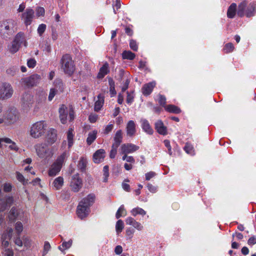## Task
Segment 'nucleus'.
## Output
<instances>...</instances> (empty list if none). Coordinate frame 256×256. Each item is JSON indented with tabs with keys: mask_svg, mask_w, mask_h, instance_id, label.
I'll list each match as a JSON object with an SVG mask.
<instances>
[{
	"mask_svg": "<svg viewBox=\"0 0 256 256\" xmlns=\"http://www.w3.org/2000/svg\"><path fill=\"white\" fill-rule=\"evenodd\" d=\"M156 85V83L154 81L144 84L142 88V94L145 96H149L152 92Z\"/></svg>",
	"mask_w": 256,
	"mask_h": 256,
	"instance_id": "nucleus-15",
	"label": "nucleus"
},
{
	"mask_svg": "<svg viewBox=\"0 0 256 256\" xmlns=\"http://www.w3.org/2000/svg\"><path fill=\"white\" fill-rule=\"evenodd\" d=\"M46 24H42L38 26L37 30L40 36H42V35L46 30Z\"/></svg>",
	"mask_w": 256,
	"mask_h": 256,
	"instance_id": "nucleus-49",
	"label": "nucleus"
},
{
	"mask_svg": "<svg viewBox=\"0 0 256 256\" xmlns=\"http://www.w3.org/2000/svg\"><path fill=\"white\" fill-rule=\"evenodd\" d=\"M130 82V80L128 78H127L123 84V86L122 88V92H125L128 88V86Z\"/></svg>",
	"mask_w": 256,
	"mask_h": 256,
	"instance_id": "nucleus-59",
	"label": "nucleus"
},
{
	"mask_svg": "<svg viewBox=\"0 0 256 256\" xmlns=\"http://www.w3.org/2000/svg\"><path fill=\"white\" fill-rule=\"evenodd\" d=\"M126 130L128 136L132 137L134 136L136 132V124L133 120L128 121L126 125Z\"/></svg>",
	"mask_w": 256,
	"mask_h": 256,
	"instance_id": "nucleus-18",
	"label": "nucleus"
},
{
	"mask_svg": "<svg viewBox=\"0 0 256 256\" xmlns=\"http://www.w3.org/2000/svg\"><path fill=\"white\" fill-rule=\"evenodd\" d=\"M95 199V195L90 194L79 202L76 208V214L82 220L88 216L90 212V208L94 202Z\"/></svg>",
	"mask_w": 256,
	"mask_h": 256,
	"instance_id": "nucleus-1",
	"label": "nucleus"
},
{
	"mask_svg": "<svg viewBox=\"0 0 256 256\" xmlns=\"http://www.w3.org/2000/svg\"><path fill=\"white\" fill-rule=\"evenodd\" d=\"M3 190L5 192H10L12 190V186L10 182L4 183L2 185Z\"/></svg>",
	"mask_w": 256,
	"mask_h": 256,
	"instance_id": "nucleus-45",
	"label": "nucleus"
},
{
	"mask_svg": "<svg viewBox=\"0 0 256 256\" xmlns=\"http://www.w3.org/2000/svg\"><path fill=\"white\" fill-rule=\"evenodd\" d=\"M98 116L96 114L91 113L88 117V120L91 123H94L96 122Z\"/></svg>",
	"mask_w": 256,
	"mask_h": 256,
	"instance_id": "nucleus-54",
	"label": "nucleus"
},
{
	"mask_svg": "<svg viewBox=\"0 0 256 256\" xmlns=\"http://www.w3.org/2000/svg\"><path fill=\"white\" fill-rule=\"evenodd\" d=\"M34 16V12L31 8H28L26 11L22 14V18L26 26H30Z\"/></svg>",
	"mask_w": 256,
	"mask_h": 256,
	"instance_id": "nucleus-11",
	"label": "nucleus"
},
{
	"mask_svg": "<svg viewBox=\"0 0 256 256\" xmlns=\"http://www.w3.org/2000/svg\"><path fill=\"white\" fill-rule=\"evenodd\" d=\"M68 113H60V118L62 124H65L67 122V117Z\"/></svg>",
	"mask_w": 256,
	"mask_h": 256,
	"instance_id": "nucleus-52",
	"label": "nucleus"
},
{
	"mask_svg": "<svg viewBox=\"0 0 256 256\" xmlns=\"http://www.w3.org/2000/svg\"><path fill=\"white\" fill-rule=\"evenodd\" d=\"M118 146H112V149L110 154V157L111 158H114L117 154V149Z\"/></svg>",
	"mask_w": 256,
	"mask_h": 256,
	"instance_id": "nucleus-51",
	"label": "nucleus"
},
{
	"mask_svg": "<svg viewBox=\"0 0 256 256\" xmlns=\"http://www.w3.org/2000/svg\"><path fill=\"white\" fill-rule=\"evenodd\" d=\"M142 128L144 132L148 134H152L154 132L153 129L150 126L148 122L146 120H142Z\"/></svg>",
	"mask_w": 256,
	"mask_h": 256,
	"instance_id": "nucleus-25",
	"label": "nucleus"
},
{
	"mask_svg": "<svg viewBox=\"0 0 256 256\" xmlns=\"http://www.w3.org/2000/svg\"><path fill=\"white\" fill-rule=\"evenodd\" d=\"M131 213L133 216H136L137 214H141L144 216L146 214V211L139 207L133 208L131 210Z\"/></svg>",
	"mask_w": 256,
	"mask_h": 256,
	"instance_id": "nucleus-39",
	"label": "nucleus"
},
{
	"mask_svg": "<svg viewBox=\"0 0 256 256\" xmlns=\"http://www.w3.org/2000/svg\"><path fill=\"white\" fill-rule=\"evenodd\" d=\"M247 4V2L246 0H244L241 2L238 6V8L237 10V14L238 16L242 18L245 14V9Z\"/></svg>",
	"mask_w": 256,
	"mask_h": 256,
	"instance_id": "nucleus-26",
	"label": "nucleus"
},
{
	"mask_svg": "<svg viewBox=\"0 0 256 256\" xmlns=\"http://www.w3.org/2000/svg\"><path fill=\"white\" fill-rule=\"evenodd\" d=\"M124 228V222L122 220H118L116 226V228L118 233L122 232Z\"/></svg>",
	"mask_w": 256,
	"mask_h": 256,
	"instance_id": "nucleus-43",
	"label": "nucleus"
},
{
	"mask_svg": "<svg viewBox=\"0 0 256 256\" xmlns=\"http://www.w3.org/2000/svg\"><path fill=\"white\" fill-rule=\"evenodd\" d=\"M132 226L138 230H141L143 228V226L141 224L138 222H136V220Z\"/></svg>",
	"mask_w": 256,
	"mask_h": 256,
	"instance_id": "nucleus-61",
	"label": "nucleus"
},
{
	"mask_svg": "<svg viewBox=\"0 0 256 256\" xmlns=\"http://www.w3.org/2000/svg\"><path fill=\"white\" fill-rule=\"evenodd\" d=\"M14 202L12 196L6 195L4 198H0V211L4 212L10 208Z\"/></svg>",
	"mask_w": 256,
	"mask_h": 256,
	"instance_id": "nucleus-10",
	"label": "nucleus"
},
{
	"mask_svg": "<svg viewBox=\"0 0 256 256\" xmlns=\"http://www.w3.org/2000/svg\"><path fill=\"white\" fill-rule=\"evenodd\" d=\"M40 76L38 74H34L29 77L22 79V82L28 88L36 86L38 83Z\"/></svg>",
	"mask_w": 256,
	"mask_h": 256,
	"instance_id": "nucleus-9",
	"label": "nucleus"
},
{
	"mask_svg": "<svg viewBox=\"0 0 256 256\" xmlns=\"http://www.w3.org/2000/svg\"><path fill=\"white\" fill-rule=\"evenodd\" d=\"M72 240H70L68 242H64L61 246H59L58 248L61 250H64L70 248L72 244Z\"/></svg>",
	"mask_w": 256,
	"mask_h": 256,
	"instance_id": "nucleus-41",
	"label": "nucleus"
},
{
	"mask_svg": "<svg viewBox=\"0 0 256 256\" xmlns=\"http://www.w3.org/2000/svg\"><path fill=\"white\" fill-rule=\"evenodd\" d=\"M60 62L64 74L68 76H72L75 71L76 68L74 62L70 56L68 54H64L62 56Z\"/></svg>",
	"mask_w": 256,
	"mask_h": 256,
	"instance_id": "nucleus-3",
	"label": "nucleus"
},
{
	"mask_svg": "<svg viewBox=\"0 0 256 256\" xmlns=\"http://www.w3.org/2000/svg\"><path fill=\"white\" fill-rule=\"evenodd\" d=\"M13 92L10 84L8 82H3L0 86V98L4 100L10 98Z\"/></svg>",
	"mask_w": 256,
	"mask_h": 256,
	"instance_id": "nucleus-7",
	"label": "nucleus"
},
{
	"mask_svg": "<svg viewBox=\"0 0 256 256\" xmlns=\"http://www.w3.org/2000/svg\"><path fill=\"white\" fill-rule=\"evenodd\" d=\"M136 54L130 50H124L122 53V58L124 60H133Z\"/></svg>",
	"mask_w": 256,
	"mask_h": 256,
	"instance_id": "nucleus-35",
	"label": "nucleus"
},
{
	"mask_svg": "<svg viewBox=\"0 0 256 256\" xmlns=\"http://www.w3.org/2000/svg\"><path fill=\"white\" fill-rule=\"evenodd\" d=\"M16 71H18L17 68L12 67L8 68L6 70V73L10 75L14 76L16 74Z\"/></svg>",
	"mask_w": 256,
	"mask_h": 256,
	"instance_id": "nucleus-62",
	"label": "nucleus"
},
{
	"mask_svg": "<svg viewBox=\"0 0 256 256\" xmlns=\"http://www.w3.org/2000/svg\"><path fill=\"white\" fill-rule=\"evenodd\" d=\"M54 86L58 88L60 92H63L64 89V84L62 82V80L60 78H56L54 82Z\"/></svg>",
	"mask_w": 256,
	"mask_h": 256,
	"instance_id": "nucleus-36",
	"label": "nucleus"
},
{
	"mask_svg": "<svg viewBox=\"0 0 256 256\" xmlns=\"http://www.w3.org/2000/svg\"><path fill=\"white\" fill-rule=\"evenodd\" d=\"M234 49V46L232 42L226 44L223 48V52L225 54L232 52Z\"/></svg>",
	"mask_w": 256,
	"mask_h": 256,
	"instance_id": "nucleus-38",
	"label": "nucleus"
},
{
	"mask_svg": "<svg viewBox=\"0 0 256 256\" xmlns=\"http://www.w3.org/2000/svg\"><path fill=\"white\" fill-rule=\"evenodd\" d=\"M36 60L34 58H30L28 60L27 65L30 68H34L36 66Z\"/></svg>",
	"mask_w": 256,
	"mask_h": 256,
	"instance_id": "nucleus-56",
	"label": "nucleus"
},
{
	"mask_svg": "<svg viewBox=\"0 0 256 256\" xmlns=\"http://www.w3.org/2000/svg\"><path fill=\"white\" fill-rule=\"evenodd\" d=\"M110 72L108 64L106 62L100 68L97 78L100 79L104 78L106 75Z\"/></svg>",
	"mask_w": 256,
	"mask_h": 256,
	"instance_id": "nucleus-21",
	"label": "nucleus"
},
{
	"mask_svg": "<svg viewBox=\"0 0 256 256\" xmlns=\"http://www.w3.org/2000/svg\"><path fill=\"white\" fill-rule=\"evenodd\" d=\"M17 31L16 23L12 19L0 22V36L4 39L8 40Z\"/></svg>",
	"mask_w": 256,
	"mask_h": 256,
	"instance_id": "nucleus-2",
	"label": "nucleus"
},
{
	"mask_svg": "<svg viewBox=\"0 0 256 256\" xmlns=\"http://www.w3.org/2000/svg\"><path fill=\"white\" fill-rule=\"evenodd\" d=\"M103 182H106L109 176V167L108 165L104 166L103 168Z\"/></svg>",
	"mask_w": 256,
	"mask_h": 256,
	"instance_id": "nucleus-40",
	"label": "nucleus"
},
{
	"mask_svg": "<svg viewBox=\"0 0 256 256\" xmlns=\"http://www.w3.org/2000/svg\"><path fill=\"white\" fill-rule=\"evenodd\" d=\"M122 140V132L121 130L116 131L114 138V142L112 146H119Z\"/></svg>",
	"mask_w": 256,
	"mask_h": 256,
	"instance_id": "nucleus-22",
	"label": "nucleus"
},
{
	"mask_svg": "<svg viewBox=\"0 0 256 256\" xmlns=\"http://www.w3.org/2000/svg\"><path fill=\"white\" fill-rule=\"evenodd\" d=\"M126 215V211L124 208V205H121L118 210L116 214V218L118 219L122 216H125Z\"/></svg>",
	"mask_w": 256,
	"mask_h": 256,
	"instance_id": "nucleus-37",
	"label": "nucleus"
},
{
	"mask_svg": "<svg viewBox=\"0 0 256 256\" xmlns=\"http://www.w3.org/2000/svg\"><path fill=\"white\" fill-rule=\"evenodd\" d=\"M106 152L104 149L97 150L93 154V160L96 164L102 162L105 158Z\"/></svg>",
	"mask_w": 256,
	"mask_h": 256,
	"instance_id": "nucleus-16",
	"label": "nucleus"
},
{
	"mask_svg": "<svg viewBox=\"0 0 256 256\" xmlns=\"http://www.w3.org/2000/svg\"><path fill=\"white\" fill-rule=\"evenodd\" d=\"M87 160L86 158L82 156L80 157V160L78 164V168L82 172H84L86 171V166H87Z\"/></svg>",
	"mask_w": 256,
	"mask_h": 256,
	"instance_id": "nucleus-29",
	"label": "nucleus"
},
{
	"mask_svg": "<svg viewBox=\"0 0 256 256\" xmlns=\"http://www.w3.org/2000/svg\"><path fill=\"white\" fill-rule=\"evenodd\" d=\"M158 102L161 106L165 108V110L167 112H180V108L177 106L172 104L166 106V98L164 95L160 94L158 95Z\"/></svg>",
	"mask_w": 256,
	"mask_h": 256,
	"instance_id": "nucleus-8",
	"label": "nucleus"
},
{
	"mask_svg": "<svg viewBox=\"0 0 256 256\" xmlns=\"http://www.w3.org/2000/svg\"><path fill=\"white\" fill-rule=\"evenodd\" d=\"M15 230L18 236H20V233L23 230V225L20 222H18L15 225Z\"/></svg>",
	"mask_w": 256,
	"mask_h": 256,
	"instance_id": "nucleus-44",
	"label": "nucleus"
},
{
	"mask_svg": "<svg viewBox=\"0 0 256 256\" xmlns=\"http://www.w3.org/2000/svg\"><path fill=\"white\" fill-rule=\"evenodd\" d=\"M16 178L18 181L22 183L24 185L26 184V182L24 176L18 172H16Z\"/></svg>",
	"mask_w": 256,
	"mask_h": 256,
	"instance_id": "nucleus-47",
	"label": "nucleus"
},
{
	"mask_svg": "<svg viewBox=\"0 0 256 256\" xmlns=\"http://www.w3.org/2000/svg\"><path fill=\"white\" fill-rule=\"evenodd\" d=\"M130 48L134 51L136 52L138 50V45L136 42L134 40H131L130 41Z\"/></svg>",
	"mask_w": 256,
	"mask_h": 256,
	"instance_id": "nucleus-50",
	"label": "nucleus"
},
{
	"mask_svg": "<svg viewBox=\"0 0 256 256\" xmlns=\"http://www.w3.org/2000/svg\"><path fill=\"white\" fill-rule=\"evenodd\" d=\"M83 185L82 180L78 174H75L72 176L70 186L74 192H78Z\"/></svg>",
	"mask_w": 256,
	"mask_h": 256,
	"instance_id": "nucleus-6",
	"label": "nucleus"
},
{
	"mask_svg": "<svg viewBox=\"0 0 256 256\" xmlns=\"http://www.w3.org/2000/svg\"><path fill=\"white\" fill-rule=\"evenodd\" d=\"M56 94V90L54 88H51L50 91L49 95L48 96V100L49 101H51Z\"/></svg>",
	"mask_w": 256,
	"mask_h": 256,
	"instance_id": "nucleus-55",
	"label": "nucleus"
},
{
	"mask_svg": "<svg viewBox=\"0 0 256 256\" xmlns=\"http://www.w3.org/2000/svg\"><path fill=\"white\" fill-rule=\"evenodd\" d=\"M256 13V2H250L246 10L245 14L248 18L254 16Z\"/></svg>",
	"mask_w": 256,
	"mask_h": 256,
	"instance_id": "nucleus-17",
	"label": "nucleus"
},
{
	"mask_svg": "<svg viewBox=\"0 0 256 256\" xmlns=\"http://www.w3.org/2000/svg\"><path fill=\"white\" fill-rule=\"evenodd\" d=\"M104 103V96L102 94H100L98 96V100L95 102L94 109L96 111L100 110Z\"/></svg>",
	"mask_w": 256,
	"mask_h": 256,
	"instance_id": "nucleus-27",
	"label": "nucleus"
},
{
	"mask_svg": "<svg viewBox=\"0 0 256 256\" xmlns=\"http://www.w3.org/2000/svg\"><path fill=\"white\" fill-rule=\"evenodd\" d=\"M37 155L42 158H48L53 154L52 150L48 148L44 144H38L35 146Z\"/></svg>",
	"mask_w": 256,
	"mask_h": 256,
	"instance_id": "nucleus-5",
	"label": "nucleus"
},
{
	"mask_svg": "<svg viewBox=\"0 0 256 256\" xmlns=\"http://www.w3.org/2000/svg\"><path fill=\"white\" fill-rule=\"evenodd\" d=\"M113 128V124H109L107 125L104 130V134H108L112 130Z\"/></svg>",
	"mask_w": 256,
	"mask_h": 256,
	"instance_id": "nucleus-58",
	"label": "nucleus"
},
{
	"mask_svg": "<svg viewBox=\"0 0 256 256\" xmlns=\"http://www.w3.org/2000/svg\"><path fill=\"white\" fill-rule=\"evenodd\" d=\"M50 248V245L48 242H45L44 246L43 256L46 255Z\"/></svg>",
	"mask_w": 256,
	"mask_h": 256,
	"instance_id": "nucleus-57",
	"label": "nucleus"
},
{
	"mask_svg": "<svg viewBox=\"0 0 256 256\" xmlns=\"http://www.w3.org/2000/svg\"><path fill=\"white\" fill-rule=\"evenodd\" d=\"M67 158L68 154L66 152H64L57 158L56 162L54 163L62 168L64 160Z\"/></svg>",
	"mask_w": 256,
	"mask_h": 256,
	"instance_id": "nucleus-30",
	"label": "nucleus"
},
{
	"mask_svg": "<svg viewBox=\"0 0 256 256\" xmlns=\"http://www.w3.org/2000/svg\"><path fill=\"white\" fill-rule=\"evenodd\" d=\"M185 152L188 154H192L194 152V150L192 146L188 142H186L184 148Z\"/></svg>",
	"mask_w": 256,
	"mask_h": 256,
	"instance_id": "nucleus-42",
	"label": "nucleus"
},
{
	"mask_svg": "<svg viewBox=\"0 0 256 256\" xmlns=\"http://www.w3.org/2000/svg\"><path fill=\"white\" fill-rule=\"evenodd\" d=\"M14 40L20 46L24 44V46H27V42L26 41L24 34L23 32H18L15 36Z\"/></svg>",
	"mask_w": 256,
	"mask_h": 256,
	"instance_id": "nucleus-20",
	"label": "nucleus"
},
{
	"mask_svg": "<svg viewBox=\"0 0 256 256\" xmlns=\"http://www.w3.org/2000/svg\"><path fill=\"white\" fill-rule=\"evenodd\" d=\"M64 184V180L62 176H60L56 178L52 184V186L55 190H60Z\"/></svg>",
	"mask_w": 256,
	"mask_h": 256,
	"instance_id": "nucleus-23",
	"label": "nucleus"
},
{
	"mask_svg": "<svg viewBox=\"0 0 256 256\" xmlns=\"http://www.w3.org/2000/svg\"><path fill=\"white\" fill-rule=\"evenodd\" d=\"M134 232V230L132 228H128L126 230V234L130 238L133 236V234Z\"/></svg>",
	"mask_w": 256,
	"mask_h": 256,
	"instance_id": "nucleus-63",
	"label": "nucleus"
},
{
	"mask_svg": "<svg viewBox=\"0 0 256 256\" xmlns=\"http://www.w3.org/2000/svg\"><path fill=\"white\" fill-rule=\"evenodd\" d=\"M140 148V147L132 143L124 144L121 146L120 154L132 153Z\"/></svg>",
	"mask_w": 256,
	"mask_h": 256,
	"instance_id": "nucleus-12",
	"label": "nucleus"
},
{
	"mask_svg": "<svg viewBox=\"0 0 256 256\" xmlns=\"http://www.w3.org/2000/svg\"><path fill=\"white\" fill-rule=\"evenodd\" d=\"M156 175V174L154 172H150L146 174V180H150L152 178L154 177Z\"/></svg>",
	"mask_w": 256,
	"mask_h": 256,
	"instance_id": "nucleus-60",
	"label": "nucleus"
},
{
	"mask_svg": "<svg viewBox=\"0 0 256 256\" xmlns=\"http://www.w3.org/2000/svg\"><path fill=\"white\" fill-rule=\"evenodd\" d=\"M20 46L14 40L12 41L11 44L8 46V50L12 54L16 53L20 49Z\"/></svg>",
	"mask_w": 256,
	"mask_h": 256,
	"instance_id": "nucleus-33",
	"label": "nucleus"
},
{
	"mask_svg": "<svg viewBox=\"0 0 256 256\" xmlns=\"http://www.w3.org/2000/svg\"><path fill=\"white\" fill-rule=\"evenodd\" d=\"M97 133L98 132L96 130H94L92 132H89L86 140L88 145H91L95 140L96 138Z\"/></svg>",
	"mask_w": 256,
	"mask_h": 256,
	"instance_id": "nucleus-32",
	"label": "nucleus"
},
{
	"mask_svg": "<svg viewBox=\"0 0 256 256\" xmlns=\"http://www.w3.org/2000/svg\"><path fill=\"white\" fill-rule=\"evenodd\" d=\"M46 126L44 121L37 122L31 126L30 130V135L34 138H38L45 134Z\"/></svg>",
	"mask_w": 256,
	"mask_h": 256,
	"instance_id": "nucleus-4",
	"label": "nucleus"
},
{
	"mask_svg": "<svg viewBox=\"0 0 256 256\" xmlns=\"http://www.w3.org/2000/svg\"><path fill=\"white\" fill-rule=\"evenodd\" d=\"M62 196L64 199L66 200H68L70 199V193L68 190L64 191V192L62 194Z\"/></svg>",
	"mask_w": 256,
	"mask_h": 256,
	"instance_id": "nucleus-64",
	"label": "nucleus"
},
{
	"mask_svg": "<svg viewBox=\"0 0 256 256\" xmlns=\"http://www.w3.org/2000/svg\"><path fill=\"white\" fill-rule=\"evenodd\" d=\"M74 130L72 128H68L67 132V140L68 142V147L70 148L74 144Z\"/></svg>",
	"mask_w": 256,
	"mask_h": 256,
	"instance_id": "nucleus-31",
	"label": "nucleus"
},
{
	"mask_svg": "<svg viewBox=\"0 0 256 256\" xmlns=\"http://www.w3.org/2000/svg\"><path fill=\"white\" fill-rule=\"evenodd\" d=\"M62 167L54 163L48 171L50 176H54L58 174L60 171Z\"/></svg>",
	"mask_w": 256,
	"mask_h": 256,
	"instance_id": "nucleus-24",
	"label": "nucleus"
},
{
	"mask_svg": "<svg viewBox=\"0 0 256 256\" xmlns=\"http://www.w3.org/2000/svg\"><path fill=\"white\" fill-rule=\"evenodd\" d=\"M154 128L156 132L160 135L166 136L168 134V128L164 126L160 120H156L154 123Z\"/></svg>",
	"mask_w": 256,
	"mask_h": 256,
	"instance_id": "nucleus-14",
	"label": "nucleus"
},
{
	"mask_svg": "<svg viewBox=\"0 0 256 256\" xmlns=\"http://www.w3.org/2000/svg\"><path fill=\"white\" fill-rule=\"evenodd\" d=\"M57 140V131L54 128H50L46 136V141L48 144L52 145Z\"/></svg>",
	"mask_w": 256,
	"mask_h": 256,
	"instance_id": "nucleus-13",
	"label": "nucleus"
},
{
	"mask_svg": "<svg viewBox=\"0 0 256 256\" xmlns=\"http://www.w3.org/2000/svg\"><path fill=\"white\" fill-rule=\"evenodd\" d=\"M17 209L15 207H12L9 212L8 219L10 222H14L16 220L18 216Z\"/></svg>",
	"mask_w": 256,
	"mask_h": 256,
	"instance_id": "nucleus-34",
	"label": "nucleus"
},
{
	"mask_svg": "<svg viewBox=\"0 0 256 256\" xmlns=\"http://www.w3.org/2000/svg\"><path fill=\"white\" fill-rule=\"evenodd\" d=\"M19 114L20 113H6L4 120L10 124H14L19 119Z\"/></svg>",
	"mask_w": 256,
	"mask_h": 256,
	"instance_id": "nucleus-19",
	"label": "nucleus"
},
{
	"mask_svg": "<svg viewBox=\"0 0 256 256\" xmlns=\"http://www.w3.org/2000/svg\"><path fill=\"white\" fill-rule=\"evenodd\" d=\"M236 12V4L235 3L232 4L228 7L227 11V16L230 18H233Z\"/></svg>",
	"mask_w": 256,
	"mask_h": 256,
	"instance_id": "nucleus-28",
	"label": "nucleus"
},
{
	"mask_svg": "<svg viewBox=\"0 0 256 256\" xmlns=\"http://www.w3.org/2000/svg\"><path fill=\"white\" fill-rule=\"evenodd\" d=\"M36 14L38 17L44 16L45 14L44 8L41 6H38L36 9Z\"/></svg>",
	"mask_w": 256,
	"mask_h": 256,
	"instance_id": "nucleus-48",
	"label": "nucleus"
},
{
	"mask_svg": "<svg viewBox=\"0 0 256 256\" xmlns=\"http://www.w3.org/2000/svg\"><path fill=\"white\" fill-rule=\"evenodd\" d=\"M127 96L126 98V102L128 104H131L134 101V91L131 92H126Z\"/></svg>",
	"mask_w": 256,
	"mask_h": 256,
	"instance_id": "nucleus-46",
	"label": "nucleus"
},
{
	"mask_svg": "<svg viewBox=\"0 0 256 256\" xmlns=\"http://www.w3.org/2000/svg\"><path fill=\"white\" fill-rule=\"evenodd\" d=\"M164 144L165 146L168 150V153L170 154V155H172V148L170 146V140H165L164 141Z\"/></svg>",
	"mask_w": 256,
	"mask_h": 256,
	"instance_id": "nucleus-53",
	"label": "nucleus"
}]
</instances>
